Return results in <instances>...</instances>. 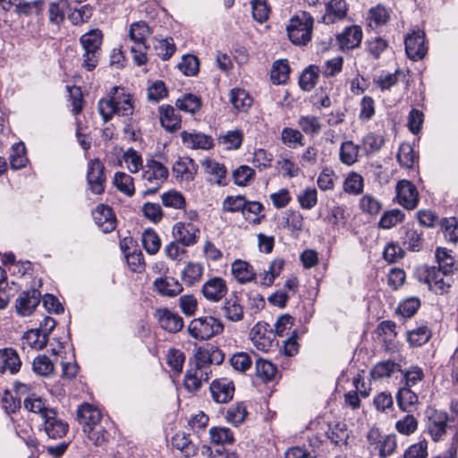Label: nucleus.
<instances>
[{
    "instance_id": "obj_1",
    "label": "nucleus",
    "mask_w": 458,
    "mask_h": 458,
    "mask_svg": "<svg viewBox=\"0 0 458 458\" xmlns=\"http://www.w3.org/2000/svg\"><path fill=\"white\" fill-rule=\"evenodd\" d=\"M98 108L106 123L110 121L114 114L130 116L134 110L131 95L120 87L112 88L108 97L98 101Z\"/></svg>"
},
{
    "instance_id": "obj_2",
    "label": "nucleus",
    "mask_w": 458,
    "mask_h": 458,
    "mask_svg": "<svg viewBox=\"0 0 458 458\" xmlns=\"http://www.w3.org/2000/svg\"><path fill=\"white\" fill-rule=\"evenodd\" d=\"M103 35L99 30H92L80 38L83 54L82 67L87 71H93L99 61Z\"/></svg>"
},
{
    "instance_id": "obj_3",
    "label": "nucleus",
    "mask_w": 458,
    "mask_h": 458,
    "mask_svg": "<svg viewBox=\"0 0 458 458\" xmlns=\"http://www.w3.org/2000/svg\"><path fill=\"white\" fill-rule=\"evenodd\" d=\"M313 17L307 12H301L290 20L287 26L289 39L296 46H306L311 40Z\"/></svg>"
},
{
    "instance_id": "obj_4",
    "label": "nucleus",
    "mask_w": 458,
    "mask_h": 458,
    "mask_svg": "<svg viewBox=\"0 0 458 458\" xmlns=\"http://www.w3.org/2000/svg\"><path fill=\"white\" fill-rule=\"evenodd\" d=\"M151 31L145 21H137L131 25L129 30V38L133 42L131 46V51L133 55V60L138 65L144 64L147 61L146 56V40Z\"/></svg>"
},
{
    "instance_id": "obj_5",
    "label": "nucleus",
    "mask_w": 458,
    "mask_h": 458,
    "mask_svg": "<svg viewBox=\"0 0 458 458\" xmlns=\"http://www.w3.org/2000/svg\"><path fill=\"white\" fill-rule=\"evenodd\" d=\"M224 331L223 322L212 316L194 318L188 327L189 334L198 340H208Z\"/></svg>"
},
{
    "instance_id": "obj_6",
    "label": "nucleus",
    "mask_w": 458,
    "mask_h": 458,
    "mask_svg": "<svg viewBox=\"0 0 458 458\" xmlns=\"http://www.w3.org/2000/svg\"><path fill=\"white\" fill-rule=\"evenodd\" d=\"M426 432L430 436L434 442L442 440L443 437L446 434L447 430L453 432L458 429L456 427L448 425L449 417L445 411L428 409L426 411Z\"/></svg>"
},
{
    "instance_id": "obj_7",
    "label": "nucleus",
    "mask_w": 458,
    "mask_h": 458,
    "mask_svg": "<svg viewBox=\"0 0 458 458\" xmlns=\"http://www.w3.org/2000/svg\"><path fill=\"white\" fill-rule=\"evenodd\" d=\"M168 177V169L160 162L149 159L143 168L141 179L147 190L144 195L155 193Z\"/></svg>"
},
{
    "instance_id": "obj_8",
    "label": "nucleus",
    "mask_w": 458,
    "mask_h": 458,
    "mask_svg": "<svg viewBox=\"0 0 458 458\" xmlns=\"http://www.w3.org/2000/svg\"><path fill=\"white\" fill-rule=\"evenodd\" d=\"M419 278L428 285V288L437 294L447 292L451 286L450 274L437 269L435 267H424L418 270Z\"/></svg>"
},
{
    "instance_id": "obj_9",
    "label": "nucleus",
    "mask_w": 458,
    "mask_h": 458,
    "mask_svg": "<svg viewBox=\"0 0 458 458\" xmlns=\"http://www.w3.org/2000/svg\"><path fill=\"white\" fill-rule=\"evenodd\" d=\"M173 235L184 247L196 244L199 239L200 230L196 223L177 222L173 226Z\"/></svg>"
},
{
    "instance_id": "obj_10",
    "label": "nucleus",
    "mask_w": 458,
    "mask_h": 458,
    "mask_svg": "<svg viewBox=\"0 0 458 458\" xmlns=\"http://www.w3.org/2000/svg\"><path fill=\"white\" fill-rule=\"evenodd\" d=\"M198 171V165L189 157H180L172 166V174L180 183H189L193 181Z\"/></svg>"
},
{
    "instance_id": "obj_11",
    "label": "nucleus",
    "mask_w": 458,
    "mask_h": 458,
    "mask_svg": "<svg viewBox=\"0 0 458 458\" xmlns=\"http://www.w3.org/2000/svg\"><path fill=\"white\" fill-rule=\"evenodd\" d=\"M104 169V165L98 159L90 160L88 165L87 182L93 194H101L105 191Z\"/></svg>"
},
{
    "instance_id": "obj_12",
    "label": "nucleus",
    "mask_w": 458,
    "mask_h": 458,
    "mask_svg": "<svg viewBox=\"0 0 458 458\" xmlns=\"http://www.w3.org/2000/svg\"><path fill=\"white\" fill-rule=\"evenodd\" d=\"M397 202L406 209H414L419 202V193L413 183L401 180L396 184Z\"/></svg>"
},
{
    "instance_id": "obj_13",
    "label": "nucleus",
    "mask_w": 458,
    "mask_h": 458,
    "mask_svg": "<svg viewBox=\"0 0 458 458\" xmlns=\"http://www.w3.org/2000/svg\"><path fill=\"white\" fill-rule=\"evenodd\" d=\"M425 34L421 30L412 31L405 38V52L412 61L421 60L428 52L425 45Z\"/></svg>"
},
{
    "instance_id": "obj_14",
    "label": "nucleus",
    "mask_w": 458,
    "mask_h": 458,
    "mask_svg": "<svg viewBox=\"0 0 458 458\" xmlns=\"http://www.w3.org/2000/svg\"><path fill=\"white\" fill-rule=\"evenodd\" d=\"M274 333L267 329V324L258 323L250 332L253 345L261 352H268L274 345Z\"/></svg>"
},
{
    "instance_id": "obj_15",
    "label": "nucleus",
    "mask_w": 458,
    "mask_h": 458,
    "mask_svg": "<svg viewBox=\"0 0 458 458\" xmlns=\"http://www.w3.org/2000/svg\"><path fill=\"white\" fill-rule=\"evenodd\" d=\"M155 318L159 326L169 333H177L183 327V319L176 312L167 308L157 309L155 312Z\"/></svg>"
},
{
    "instance_id": "obj_16",
    "label": "nucleus",
    "mask_w": 458,
    "mask_h": 458,
    "mask_svg": "<svg viewBox=\"0 0 458 458\" xmlns=\"http://www.w3.org/2000/svg\"><path fill=\"white\" fill-rule=\"evenodd\" d=\"M227 290L225 280L214 276L203 284L201 293L208 301L218 302L225 296Z\"/></svg>"
},
{
    "instance_id": "obj_17",
    "label": "nucleus",
    "mask_w": 458,
    "mask_h": 458,
    "mask_svg": "<svg viewBox=\"0 0 458 458\" xmlns=\"http://www.w3.org/2000/svg\"><path fill=\"white\" fill-rule=\"evenodd\" d=\"M40 301V293L38 290L23 291L15 301V309L19 315L29 316Z\"/></svg>"
},
{
    "instance_id": "obj_18",
    "label": "nucleus",
    "mask_w": 458,
    "mask_h": 458,
    "mask_svg": "<svg viewBox=\"0 0 458 458\" xmlns=\"http://www.w3.org/2000/svg\"><path fill=\"white\" fill-rule=\"evenodd\" d=\"M43 420L44 430L50 438H61L65 436L68 431V424L58 418L55 410L47 411Z\"/></svg>"
},
{
    "instance_id": "obj_19",
    "label": "nucleus",
    "mask_w": 458,
    "mask_h": 458,
    "mask_svg": "<svg viewBox=\"0 0 458 458\" xmlns=\"http://www.w3.org/2000/svg\"><path fill=\"white\" fill-rule=\"evenodd\" d=\"M181 137L183 145L188 148L208 150L214 146L212 137L202 132L183 131Z\"/></svg>"
},
{
    "instance_id": "obj_20",
    "label": "nucleus",
    "mask_w": 458,
    "mask_h": 458,
    "mask_svg": "<svg viewBox=\"0 0 458 458\" xmlns=\"http://www.w3.org/2000/svg\"><path fill=\"white\" fill-rule=\"evenodd\" d=\"M210 392L216 403H225L233 398L234 386L233 381L227 378L216 379L210 385Z\"/></svg>"
},
{
    "instance_id": "obj_21",
    "label": "nucleus",
    "mask_w": 458,
    "mask_h": 458,
    "mask_svg": "<svg viewBox=\"0 0 458 458\" xmlns=\"http://www.w3.org/2000/svg\"><path fill=\"white\" fill-rule=\"evenodd\" d=\"M77 420L82 426V430L101 424L102 414L100 411L91 404L83 403L77 411Z\"/></svg>"
},
{
    "instance_id": "obj_22",
    "label": "nucleus",
    "mask_w": 458,
    "mask_h": 458,
    "mask_svg": "<svg viewBox=\"0 0 458 458\" xmlns=\"http://www.w3.org/2000/svg\"><path fill=\"white\" fill-rule=\"evenodd\" d=\"M96 225L103 233H109L115 228L116 219L108 206L100 204L92 212Z\"/></svg>"
},
{
    "instance_id": "obj_23",
    "label": "nucleus",
    "mask_w": 458,
    "mask_h": 458,
    "mask_svg": "<svg viewBox=\"0 0 458 458\" xmlns=\"http://www.w3.org/2000/svg\"><path fill=\"white\" fill-rule=\"evenodd\" d=\"M326 13L322 16L323 22L330 24L344 19L348 11L345 0H330L325 4Z\"/></svg>"
},
{
    "instance_id": "obj_24",
    "label": "nucleus",
    "mask_w": 458,
    "mask_h": 458,
    "mask_svg": "<svg viewBox=\"0 0 458 458\" xmlns=\"http://www.w3.org/2000/svg\"><path fill=\"white\" fill-rule=\"evenodd\" d=\"M21 362L16 351L12 348L0 350V372L15 374L19 371Z\"/></svg>"
},
{
    "instance_id": "obj_25",
    "label": "nucleus",
    "mask_w": 458,
    "mask_h": 458,
    "mask_svg": "<svg viewBox=\"0 0 458 458\" xmlns=\"http://www.w3.org/2000/svg\"><path fill=\"white\" fill-rule=\"evenodd\" d=\"M339 45L343 49H353L360 46L362 39V30L360 26L353 25L346 28L337 37Z\"/></svg>"
},
{
    "instance_id": "obj_26",
    "label": "nucleus",
    "mask_w": 458,
    "mask_h": 458,
    "mask_svg": "<svg viewBox=\"0 0 458 458\" xmlns=\"http://www.w3.org/2000/svg\"><path fill=\"white\" fill-rule=\"evenodd\" d=\"M221 310L223 316L232 322H238L243 318V307L241 300L235 295L230 296L224 301Z\"/></svg>"
},
{
    "instance_id": "obj_27",
    "label": "nucleus",
    "mask_w": 458,
    "mask_h": 458,
    "mask_svg": "<svg viewBox=\"0 0 458 458\" xmlns=\"http://www.w3.org/2000/svg\"><path fill=\"white\" fill-rule=\"evenodd\" d=\"M159 119L161 125L168 131H174L181 127V116L171 106L159 107Z\"/></svg>"
},
{
    "instance_id": "obj_28",
    "label": "nucleus",
    "mask_w": 458,
    "mask_h": 458,
    "mask_svg": "<svg viewBox=\"0 0 458 458\" xmlns=\"http://www.w3.org/2000/svg\"><path fill=\"white\" fill-rule=\"evenodd\" d=\"M71 11L69 0H55L48 4V17L52 24L60 26L65 18L66 13Z\"/></svg>"
},
{
    "instance_id": "obj_29",
    "label": "nucleus",
    "mask_w": 458,
    "mask_h": 458,
    "mask_svg": "<svg viewBox=\"0 0 458 458\" xmlns=\"http://www.w3.org/2000/svg\"><path fill=\"white\" fill-rule=\"evenodd\" d=\"M202 166L210 182L217 185L225 184L226 169L224 165L213 159H205L202 161Z\"/></svg>"
},
{
    "instance_id": "obj_30",
    "label": "nucleus",
    "mask_w": 458,
    "mask_h": 458,
    "mask_svg": "<svg viewBox=\"0 0 458 458\" xmlns=\"http://www.w3.org/2000/svg\"><path fill=\"white\" fill-rule=\"evenodd\" d=\"M231 271L233 277L241 284L251 282L257 276L253 267L248 262L242 259L233 262Z\"/></svg>"
},
{
    "instance_id": "obj_31",
    "label": "nucleus",
    "mask_w": 458,
    "mask_h": 458,
    "mask_svg": "<svg viewBox=\"0 0 458 458\" xmlns=\"http://www.w3.org/2000/svg\"><path fill=\"white\" fill-rule=\"evenodd\" d=\"M204 267L199 262L189 261L181 272V279L184 284L192 286L203 276Z\"/></svg>"
},
{
    "instance_id": "obj_32",
    "label": "nucleus",
    "mask_w": 458,
    "mask_h": 458,
    "mask_svg": "<svg viewBox=\"0 0 458 458\" xmlns=\"http://www.w3.org/2000/svg\"><path fill=\"white\" fill-rule=\"evenodd\" d=\"M156 290L164 296L174 297L182 291V284L174 277H159L154 282Z\"/></svg>"
},
{
    "instance_id": "obj_33",
    "label": "nucleus",
    "mask_w": 458,
    "mask_h": 458,
    "mask_svg": "<svg viewBox=\"0 0 458 458\" xmlns=\"http://www.w3.org/2000/svg\"><path fill=\"white\" fill-rule=\"evenodd\" d=\"M400 364L387 360L377 362L370 372V376L373 379L378 380L384 377H391L394 372L400 371Z\"/></svg>"
},
{
    "instance_id": "obj_34",
    "label": "nucleus",
    "mask_w": 458,
    "mask_h": 458,
    "mask_svg": "<svg viewBox=\"0 0 458 458\" xmlns=\"http://www.w3.org/2000/svg\"><path fill=\"white\" fill-rule=\"evenodd\" d=\"M172 445L181 451L186 457L197 454V447L184 432H178L172 437Z\"/></svg>"
},
{
    "instance_id": "obj_35",
    "label": "nucleus",
    "mask_w": 458,
    "mask_h": 458,
    "mask_svg": "<svg viewBox=\"0 0 458 458\" xmlns=\"http://www.w3.org/2000/svg\"><path fill=\"white\" fill-rule=\"evenodd\" d=\"M230 102L240 112H247L252 105V98L242 89H233L230 93Z\"/></svg>"
},
{
    "instance_id": "obj_36",
    "label": "nucleus",
    "mask_w": 458,
    "mask_h": 458,
    "mask_svg": "<svg viewBox=\"0 0 458 458\" xmlns=\"http://www.w3.org/2000/svg\"><path fill=\"white\" fill-rule=\"evenodd\" d=\"M283 267L284 261L282 259H274L267 269L258 275L259 284L264 286L272 285L275 279L281 274Z\"/></svg>"
},
{
    "instance_id": "obj_37",
    "label": "nucleus",
    "mask_w": 458,
    "mask_h": 458,
    "mask_svg": "<svg viewBox=\"0 0 458 458\" xmlns=\"http://www.w3.org/2000/svg\"><path fill=\"white\" fill-rule=\"evenodd\" d=\"M359 146L352 140L344 141L339 149V159L341 163L348 166L352 165L358 161Z\"/></svg>"
},
{
    "instance_id": "obj_38",
    "label": "nucleus",
    "mask_w": 458,
    "mask_h": 458,
    "mask_svg": "<svg viewBox=\"0 0 458 458\" xmlns=\"http://www.w3.org/2000/svg\"><path fill=\"white\" fill-rule=\"evenodd\" d=\"M396 399L399 408L403 411H411L419 401L418 395L409 386L400 388Z\"/></svg>"
},
{
    "instance_id": "obj_39",
    "label": "nucleus",
    "mask_w": 458,
    "mask_h": 458,
    "mask_svg": "<svg viewBox=\"0 0 458 458\" xmlns=\"http://www.w3.org/2000/svg\"><path fill=\"white\" fill-rule=\"evenodd\" d=\"M122 159L124 162L128 171L131 174L138 173L145 166L143 165V158L141 154L135 150L133 148H129L126 149L122 156Z\"/></svg>"
},
{
    "instance_id": "obj_40",
    "label": "nucleus",
    "mask_w": 458,
    "mask_h": 458,
    "mask_svg": "<svg viewBox=\"0 0 458 458\" xmlns=\"http://www.w3.org/2000/svg\"><path fill=\"white\" fill-rule=\"evenodd\" d=\"M209 437L211 443L217 445H232L234 442L233 431L225 427H212L209 429Z\"/></svg>"
},
{
    "instance_id": "obj_41",
    "label": "nucleus",
    "mask_w": 458,
    "mask_h": 458,
    "mask_svg": "<svg viewBox=\"0 0 458 458\" xmlns=\"http://www.w3.org/2000/svg\"><path fill=\"white\" fill-rule=\"evenodd\" d=\"M195 359L196 366L206 367L210 369L211 363L216 361V364H219L223 360L224 356L218 350H215L212 352H210L208 350L206 349H199L195 354Z\"/></svg>"
},
{
    "instance_id": "obj_42",
    "label": "nucleus",
    "mask_w": 458,
    "mask_h": 458,
    "mask_svg": "<svg viewBox=\"0 0 458 458\" xmlns=\"http://www.w3.org/2000/svg\"><path fill=\"white\" fill-rule=\"evenodd\" d=\"M113 183L119 191L129 197L135 192L133 178L124 172H116L113 178Z\"/></svg>"
},
{
    "instance_id": "obj_43",
    "label": "nucleus",
    "mask_w": 458,
    "mask_h": 458,
    "mask_svg": "<svg viewBox=\"0 0 458 458\" xmlns=\"http://www.w3.org/2000/svg\"><path fill=\"white\" fill-rule=\"evenodd\" d=\"M418 426V419L412 414H406L395 422L394 428L401 435L411 436L416 432Z\"/></svg>"
},
{
    "instance_id": "obj_44",
    "label": "nucleus",
    "mask_w": 458,
    "mask_h": 458,
    "mask_svg": "<svg viewBox=\"0 0 458 458\" xmlns=\"http://www.w3.org/2000/svg\"><path fill=\"white\" fill-rule=\"evenodd\" d=\"M319 72V67L314 64H310L305 68L299 80L301 88L303 90H311L317 83Z\"/></svg>"
},
{
    "instance_id": "obj_45",
    "label": "nucleus",
    "mask_w": 458,
    "mask_h": 458,
    "mask_svg": "<svg viewBox=\"0 0 458 458\" xmlns=\"http://www.w3.org/2000/svg\"><path fill=\"white\" fill-rule=\"evenodd\" d=\"M256 376L264 382L274 379L276 374V367L269 360L258 359L255 364Z\"/></svg>"
},
{
    "instance_id": "obj_46",
    "label": "nucleus",
    "mask_w": 458,
    "mask_h": 458,
    "mask_svg": "<svg viewBox=\"0 0 458 458\" xmlns=\"http://www.w3.org/2000/svg\"><path fill=\"white\" fill-rule=\"evenodd\" d=\"M243 140V132L241 130L228 131L218 138V143L226 149H238Z\"/></svg>"
},
{
    "instance_id": "obj_47",
    "label": "nucleus",
    "mask_w": 458,
    "mask_h": 458,
    "mask_svg": "<svg viewBox=\"0 0 458 458\" xmlns=\"http://www.w3.org/2000/svg\"><path fill=\"white\" fill-rule=\"evenodd\" d=\"M368 20L370 27L385 25L389 20V12L384 5L377 4V6L369 9Z\"/></svg>"
},
{
    "instance_id": "obj_48",
    "label": "nucleus",
    "mask_w": 458,
    "mask_h": 458,
    "mask_svg": "<svg viewBox=\"0 0 458 458\" xmlns=\"http://www.w3.org/2000/svg\"><path fill=\"white\" fill-rule=\"evenodd\" d=\"M9 159L13 169L18 170L26 165L28 158L26 157V148L22 142L13 146Z\"/></svg>"
},
{
    "instance_id": "obj_49",
    "label": "nucleus",
    "mask_w": 458,
    "mask_h": 458,
    "mask_svg": "<svg viewBox=\"0 0 458 458\" xmlns=\"http://www.w3.org/2000/svg\"><path fill=\"white\" fill-rule=\"evenodd\" d=\"M436 259L438 263V270L445 274H452L454 269V258L445 248H437L436 250Z\"/></svg>"
},
{
    "instance_id": "obj_50",
    "label": "nucleus",
    "mask_w": 458,
    "mask_h": 458,
    "mask_svg": "<svg viewBox=\"0 0 458 458\" xmlns=\"http://www.w3.org/2000/svg\"><path fill=\"white\" fill-rule=\"evenodd\" d=\"M363 178L360 174L356 172H351L344 182V191L352 195L360 194L363 191Z\"/></svg>"
},
{
    "instance_id": "obj_51",
    "label": "nucleus",
    "mask_w": 458,
    "mask_h": 458,
    "mask_svg": "<svg viewBox=\"0 0 458 458\" xmlns=\"http://www.w3.org/2000/svg\"><path fill=\"white\" fill-rule=\"evenodd\" d=\"M176 106L186 113L195 114L201 106L199 98L193 94H185L176 101Z\"/></svg>"
},
{
    "instance_id": "obj_52",
    "label": "nucleus",
    "mask_w": 458,
    "mask_h": 458,
    "mask_svg": "<svg viewBox=\"0 0 458 458\" xmlns=\"http://www.w3.org/2000/svg\"><path fill=\"white\" fill-rule=\"evenodd\" d=\"M298 125L304 133L312 136L318 134L322 127L319 119L314 115L301 116L298 122Z\"/></svg>"
},
{
    "instance_id": "obj_53",
    "label": "nucleus",
    "mask_w": 458,
    "mask_h": 458,
    "mask_svg": "<svg viewBox=\"0 0 458 458\" xmlns=\"http://www.w3.org/2000/svg\"><path fill=\"white\" fill-rule=\"evenodd\" d=\"M430 337V330L427 327L423 326L411 330L408 333L407 340L411 346L419 347L428 343Z\"/></svg>"
},
{
    "instance_id": "obj_54",
    "label": "nucleus",
    "mask_w": 458,
    "mask_h": 458,
    "mask_svg": "<svg viewBox=\"0 0 458 458\" xmlns=\"http://www.w3.org/2000/svg\"><path fill=\"white\" fill-rule=\"evenodd\" d=\"M396 157L400 165L405 168H411L416 159L413 148L406 142L400 145Z\"/></svg>"
},
{
    "instance_id": "obj_55",
    "label": "nucleus",
    "mask_w": 458,
    "mask_h": 458,
    "mask_svg": "<svg viewBox=\"0 0 458 458\" xmlns=\"http://www.w3.org/2000/svg\"><path fill=\"white\" fill-rule=\"evenodd\" d=\"M403 219H404L403 212L400 209L395 208V209L386 211L382 215V216L378 222V225H379V227L384 228V229H390V228L395 226L396 225L400 224L401 222H403Z\"/></svg>"
},
{
    "instance_id": "obj_56",
    "label": "nucleus",
    "mask_w": 458,
    "mask_h": 458,
    "mask_svg": "<svg viewBox=\"0 0 458 458\" xmlns=\"http://www.w3.org/2000/svg\"><path fill=\"white\" fill-rule=\"evenodd\" d=\"M290 67L286 60H278L274 63L271 71V80L274 84H282L286 81Z\"/></svg>"
},
{
    "instance_id": "obj_57",
    "label": "nucleus",
    "mask_w": 458,
    "mask_h": 458,
    "mask_svg": "<svg viewBox=\"0 0 458 458\" xmlns=\"http://www.w3.org/2000/svg\"><path fill=\"white\" fill-rule=\"evenodd\" d=\"M32 368L38 375L48 377L53 374L55 365L47 356L38 355L34 359Z\"/></svg>"
},
{
    "instance_id": "obj_58",
    "label": "nucleus",
    "mask_w": 458,
    "mask_h": 458,
    "mask_svg": "<svg viewBox=\"0 0 458 458\" xmlns=\"http://www.w3.org/2000/svg\"><path fill=\"white\" fill-rule=\"evenodd\" d=\"M142 244L146 251L149 254H156L161 246V241L157 233L151 230L147 229L142 233Z\"/></svg>"
},
{
    "instance_id": "obj_59",
    "label": "nucleus",
    "mask_w": 458,
    "mask_h": 458,
    "mask_svg": "<svg viewBox=\"0 0 458 458\" xmlns=\"http://www.w3.org/2000/svg\"><path fill=\"white\" fill-rule=\"evenodd\" d=\"M92 16V8L89 4L81 6L80 8L71 9L68 13V19L73 25H81L89 21Z\"/></svg>"
},
{
    "instance_id": "obj_60",
    "label": "nucleus",
    "mask_w": 458,
    "mask_h": 458,
    "mask_svg": "<svg viewBox=\"0 0 458 458\" xmlns=\"http://www.w3.org/2000/svg\"><path fill=\"white\" fill-rule=\"evenodd\" d=\"M162 203L165 207L180 209L185 206V198L183 195L174 190L168 191L161 196Z\"/></svg>"
},
{
    "instance_id": "obj_61",
    "label": "nucleus",
    "mask_w": 458,
    "mask_h": 458,
    "mask_svg": "<svg viewBox=\"0 0 458 458\" xmlns=\"http://www.w3.org/2000/svg\"><path fill=\"white\" fill-rule=\"evenodd\" d=\"M246 206V199L242 195L228 196L223 201L222 208L225 212H239L244 214V208Z\"/></svg>"
},
{
    "instance_id": "obj_62",
    "label": "nucleus",
    "mask_w": 458,
    "mask_h": 458,
    "mask_svg": "<svg viewBox=\"0 0 458 458\" xmlns=\"http://www.w3.org/2000/svg\"><path fill=\"white\" fill-rule=\"evenodd\" d=\"M88 438L96 445H101L107 441L108 433L102 424L94 426L83 431Z\"/></svg>"
},
{
    "instance_id": "obj_63",
    "label": "nucleus",
    "mask_w": 458,
    "mask_h": 458,
    "mask_svg": "<svg viewBox=\"0 0 458 458\" xmlns=\"http://www.w3.org/2000/svg\"><path fill=\"white\" fill-rule=\"evenodd\" d=\"M300 206L304 209H311L317 205L318 191L315 188H306L298 195Z\"/></svg>"
},
{
    "instance_id": "obj_64",
    "label": "nucleus",
    "mask_w": 458,
    "mask_h": 458,
    "mask_svg": "<svg viewBox=\"0 0 458 458\" xmlns=\"http://www.w3.org/2000/svg\"><path fill=\"white\" fill-rule=\"evenodd\" d=\"M445 238L453 243L458 241V221L455 217L444 218L442 222Z\"/></svg>"
}]
</instances>
